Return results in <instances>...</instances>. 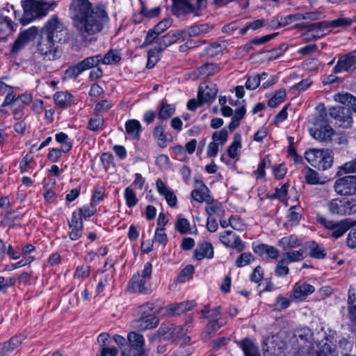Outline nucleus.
<instances>
[{"label": "nucleus", "instance_id": "nucleus-6", "mask_svg": "<svg viewBox=\"0 0 356 356\" xmlns=\"http://www.w3.org/2000/svg\"><path fill=\"white\" fill-rule=\"evenodd\" d=\"M352 24V21L349 18L339 17L331 21H323L315 22L309 25L307 35L314 38H318L324 34L322 33L321 35L318 32H323L325 29L330 27H347Z\"/></svg>", "mask_w": 356, "mask_h": 356}, {"label": "nucleus", "instance_id": "nucleus-21", "mask_svg": "<svg viewBox=\"0 0 356 356\" xmlns=\"http://www.w3.org/2000/svg\"><path fill=\"white\" fill-rule=\"evenodd\" d=\"M294 337L298 343V355L302 356V354L300 353L302 348H313L312 346V331L307 328L305 327L300 330H298L296 333L294 334Z\"/></svg>", "mask_w": 356, "mask_h": 356}, {"label": "nucleus", "instance_id": "nucleus-50", "mask_svg": "<svg viewBox=\"0 0 356 356\" xmlns=\"http://www.w3.org/2000/svg\"><path fill=\"white\" fill-rule=\"evenodd\" d=\"M298 209H299V208L296 206H293L289 209V213L286 218L287 222L291 226H296L300 222L302 215L297 211Z\"/></svg>", "mask_w": 356, "mask_h": 356}, {"label": "nucleus", "instance_id": "nucleus-64", "mask_svg": "<svg viewBox=\"0 0 356 356\" xmlns=\"http://www.w3.org/2000/svg\"><path fill=\"white\" fill-rule=\"evenodd\" d=\"M349 232L346 238L347 246L351 249L356 248V224L350 225Z\"/></svg>", "mask_w": 356, "mask_h": 356}, {"label": "nucleus", "instance_id": "nucleus-34", "mask_svg": "<svg viewBox=\"0 0 356 356\" xmlns=\"http://www.w3.org/2000/svg\"><path fill=\"white\" fill-rule=\"evenodd\" d=\"M24 339V337L22 334L15 335L8 341L0 344V350L4 354H8L21 345Z\"/></svg>", "mask_w": 356, "mask_h": 356}, {"label": "nucleus", "instance_id": "nucleus-59", "mask_svg": "<svg viewBox=\"0 0 356 356\" xmlns=\"http://www.w3.org/2000/svg\"><path fill=\"white\" fill-rule=\"evenodd\" d=\"M124 195L127 207H133L138 204V200L136 193L131 188L127 187L125 188Z\"/></svg>", "mask_w": 356, "mask_h": 356}, {"label": "nucleus", "instance_id": "nucleus-60", "mask_svg": "<svg viewBox=\"0 0 356 356\" xmlns=\"http://www.w3.org/2000/svg\"><path fill=\"white\" fill-rule=\"evenodd\" d=\"M289 273L287 262L283 259H280L275 268V275L278 277H286Z\"/></svg>", "mask_w": 356, "mask_h": 356}, {"label": "nucleus", "instance_id": "nucleus-56", "mask_svg": "<svg viewBox=\"0 0 356 356\" xmlns=\"http://www.w3.org/2000/svg\"><path fill=\"white\" fill-rule=\"evenodd\" d=\"M301 19L300 14L289 15L286 16H279L277 17V24L276 28L285 26L293 22Z\"/></svg>", "mask_w": 356, "mask_h": 356}, {"label": "nucleus", "instance_id": "nucleus-14", "mask_svg": "<svg viewBox=\"0 0 356 356\" xmlns=\"http://www.w3.org/2000/svg\"><path fill=\"white\" fill-rule=\"evenodd\" d=\"M220 241L226 247L235 249L238 252H241L245 249L244 242L232 231L227 230L222 232L220 235Z\"/></svg>", "mask_w": 356, "mask_h": 356}, {"label": "nucleus", "instance_id": "nucleus-29", "mask_svg": "<svg viewBox=\"0 0 356 356\" xmlns=\"http://www.w3.org/2000/svg\"><path fill=\"white\" fill-rule=\"evenodd\" d=\"M193 318L190 317L184 325L172 326L171 336H167L166 339L170 340H175L178 338H181L189 332L192 329L191 323Z\"/></svg>", "mask_w": 356, "mask_h": 356}, {"label": "nucleus", "instance_id": "nucleus-11", "mask_svg": "<svg viewBox=\"0 0 356 356\" xmlns=\"http://www.w3.org/2000/svg\"><path fill=\"white\" fill-rule=\"evenodd\" d=\"M153 304L147 302L140 307L142 313L141 317L138 320V327L141 330H146L156 327L159 323V320L154 314H148L147 311H152Z\"/></svg>", "mask_w": 356, "mask_h": 356}, {"label": "nucleus", "instance_id": "nucleus-4", "mask_svg": "<svg viewBox=\"0 0 356 356\" xmlns=\"http://www.w3.org/2000/svg\"><path fill=\"white\" fill-rule=\"evenodd\" d=\"M327 208L332 216H342L356 213V199L337 197L330 200Z\"/></svg>", "mask_w": 356, "mask_h": 356}, {"label": "nucleus", "instance_id": "nucleus-24", "mask_svg": "<svg viewBox=\"0 0 356 356\" xmlns=\"http://www.w3.org/2000/svg\"><path fill=\"white\" fill-rule=\"evenodd\" d=\"M309 132L314 138L321 142L330 141L334 135V130L330 125L311 128Z\"/></svg>", "mask_w": 356, "mask_h": 356}, {"label": "nucleus", "instance_id": "nucleus-12", "mask_svg": "<svg viewBox=\"0 0 356 356\" xmlns=\"http://www.w3.org/2000/svg\"><path fill=\"white\" fill-rule=\"evenodd\" d=\"M334 188L336 193L340 195L356 194V176L348 175L337 179Z\"/></svg>", "mask_w": 356, "mask_h": 356}, {"label": "nucleus", "instance_id": "nucleus-45", "mask_svg": "<svg viewBox=\"0 0 356 356\" xmlns=\"http://www.w3.org/2000/svg\"><path fill=\"white\" fill-rule=\"evenodd\" d=\"M207 206L205 207V211L208 214V216L213 217V215L224 216L225 210L222 206L218 201L214 200L211 197L209 203H207Z\"/></svg>", "mask_w": 356, "mask_h": 356}, {"label": "nucleus", "instance_id": "nucleus-25", "mask_svg": "<svg viewBox=\"0 0 356 356\" xmlns=\"http://www.w3.org/2000/svg\"><path fill=\"white\" fill-rule=\"evenodd\" d=\"M152 136L156 140L159 146L165 147L167 143L172 140V136L165 131V127L162 122L158 123L152 131Z\"/></svg>", "mask_w": 356, "mask_h": 356}, {"label": "nucleus", "instance_id": "nucleus-38", "mask_svg": "<svg viewBox=\"0 0 356 356\" xmlns=\"http://www.w3.org/2000/svg\"><path fill=\"white\" fill-rule=\"evenodd\" d=\"M173 1L175 15H179L181 13L184 14L192 13L195 10L193 5L189 2V0H173Z\"/></svg>", "mask_w": 356, "mask_h": 356}, {"label": "nucleus", "instance_id": "nucleus-39", "mask_svg": "<svg viewBox=\"0 0 356 356\" xmlns=\"http://www.w3.org/2000/svg\"><path fill=\"white\" fill-rule=\"evenodd\" d=\"M201 184L202 186L200 188L192 191L191 197L195 201L200 203H202L204 201L206 202V203H209L210 200H211V197L207 195L209 189L202 181H201Z\"/></svg>", "mask_w": 356, "mask_h": 356}, {"label": "nucleus", "instance_id": "nucleus-28", "mask_svg": "<svg viewBox=\"0 0 356 356\" xmlns=\"http://www.w3.org/2000/svg\"><path fill=\"white\" fill-rule=\"evenodd\" d=\"M217 92L218 89L215 86H205L204 87L201 86L199 88L197 98L204 104H211L216 99Z\"/></svg>", "mask_w": 356, "mask_h": 356}, {"label": "nucleus", "instance_id": "nucleus-61", "mask_svg": "<svg viewBox=\"0 0 356 356\" xmlns=\"http://www.w3.org/2000/svg\"><path fill=\"white\" fill-rule=\"evenodd\" d=\"M289 184H284L280 188H276L274 193L269 195L270 199H278L284 201L288 193Z\"/></svg>", "mask_w": 356, "mask_h": 356}, {"label": "nucleus", "instance_id": "nucleus-44", "mask_svg": "<svg viewBox=\"0 0 356 356\" xmlns=\"http://www.w3.org/2000/svg\"><path fill=\"white\" fill-rule=\"evenodd\" d=\"M278 245L284 250L294 248L301 245L300 241L297 236L291 235L284 236L279 240Z\"/></svg>", "mask_w": 356, "mask_h": 356}, {"label": "nucleus", "instance_id": "nucleus-15", "mask_svg": "<svg viewBox=\"0 0 356 356\" xmlns=\"http://www.w3.org/2000/svg\"><path fill=\"white\" fill-rule=\"evenodd\" d=\"M94 59H90V57H87L83 60L79 61L76 65L69 67L65 71V79H76L83 72L90 70L94 67Z\"/></svg>", "mask_w": 356, "mask_h": 356}, {"label": "nucleus", "instance_id": "nucleus-31", "mask_svg": "<svg viewBox=\"0 0 356 356\" xmlns=\"http://www.w3.org/2000/svg\"><path fill=\"white\" fill-rule=\"evenodd\" d=\"M158 118L163 122V120H168L175 113V106L168 104L165 100H162L157 107Z\"/></svg>", "mask_w": 356, "mask_h": 356}, {"label": "nucleus", "instance_id": "nucleus-58", "mask_svg": "<svg viewBox=\"0 0 356 356\" xmlns=\"http://www.w3.org/2000/svg\"><path fill=\"white\" fill-rule=\"evenodd\" d=\"M68 226L71 229H83V222L80 213L74 211L72 214V218L68 220Z\"/></svg>", "mask_w": 356, "mask_h": 356}, {"label": "nucleus", "instance_id": "nucleus-35", "mask_svg": "<svg viewBox=\"0 0 356 356\" xmlns=\"http://www.w3.org/2000/svg\"><path fill=\"white\" fill-rule=\"evenodd\" d=\"M213 26L208 24H202L200 25H193L187 29L183 30L184 35H187L188 38L196 37L209 33L213 29Z\"/></svg>", "mask_w": 356, "mask_h": 356}, {"label": "nucleus", "instance_id": "nucleus-55", "mask_svg": "<svg viewBox=\"0 0 356 356\" xmlns=\"http://www.w3.org/2000/svg\"><path fill=\"white\" fill-rule=\"evenodd\" d=\"M161 51H162L159 50V48L157 46L148 51V59L146 65L147 68L151 69L154 67L156 63L159 60V54Z\"/></svg>", "mask_w": 356, "mask_h": 356}, {"label": "nucleus", "instance_id": "nucleus-43", "mask_svg": "<svg viewBox=\"0 0 356 356\" xmlns=\"http://www.w3.org/2000/svg\"><path fill=\"white\" fill-rule=\"evenodd\" d=\"M322 149H310L305 152V159L315 168H321L318 159L322 155Z\"/></svg>", "mask_w": 356, "mask_h": 356}, {"label": "nucleus", "instance_id": "nucleus-63", "mask_svg": "<svg viewBox=\"0 0 356 356\" xmlns=\"http://www.w3.org/2000/svg\"><path fill=\"white\" fill-rule=\"evenodd\" d=\"M168 236L163 227H157L155 231L153 242L159 243L165 247L168 243Z\"/></svg>", "mask_w": 356, "mask_h": 356}, {"label": "nucleus", "instance_id": "nucleus-16", "mask_svg": "<svg viewBox=\"0 0 356 356\" xmlns=\"http://www.w3.org/2000/svg\"><path fill=\"white\" fill-rule=\"evenodd\" d=\"M127 340L132 349L136 350L133 356H148V350L145 348V339L143 334L131 332L127 335Z\"/></svg>", "mask_w": 356, "mask_h": 356}, {"label": "nucleus", "instance_id": "nucleus-2", "mask_svg": "<svg viewBox=\"0 0 356 356\" xmlns=\"http://www.w3.org/2000/svg\"><path fill=\"white\" fill-rule=\"evenodd\" d=\"M65 28L56 15H52L39 30L35 42L36 52L44 59L54 60L57 58L58 43L65 40Z\"/></svg>", "mask_w": 356, "mask_h": 356}, {"label": "nucleus", "instance_id": "nucleus-17", "mask_svg": "<svg viewBox=\"0 0 356 356\" xmlns=\"http://www.w3.org/2000/svg\"><path fill=\"white\" fill-rule=\"evenodd\" d=\"M185 40L184 31L183 30H172L167 34L160 37L156 41L159 50L163 51L170 45L175 43L179 40Z\"/></svg>", "mask_w": 356, "mask_h": 356}, {"label": "nucleus", "instance_id": "nucleus-8", "mask_svg": "<svg viewBox=\"0 0 356 356\" xmlns=\"http://www.w3.org/2000/svg\"><path fill=\"white\" fill-rule=\"evenodd\" d=\"M317 349L305 348L300 353L302 356H338V352L335 346L332 344L329 339L325 337L316 343Z\"/></svg>", "mask_w": 356, "mask_h": 356}, {"label": "nucleus", "instance_id": "nucleus-1", "mask_svg": "<svg viewBox=\"0 0 356 356\" xmlns=\"http://www.w3.org/2000/svg\"><path fill=\"white\" fill-rule=\"evenodd\" d=\"M70 11L72 26L85 41L101 33L110 20L107 7L102 3L93 4L89 0H72Z\"/></svg>", "mask_w": 356, "mask_h": 356}, {"label": "nucleus", "instance_id": "nucleus-46", "mask_svg": "<svg viewBox=\"0 0 356 356\" xmlns=\"http://www.w3.org/2000/svg\"><path fill=\"white\" fill-rule=\"evenodd\" d=\"M320 108H321V109L320 110L319 113L314 118V120L313 124L314 127L329 125L327 121V113L326 112L324 104H321L318 105L317 108L318 109Z\"/></svg>", "mask_w": 356, "mask_h": 356}, {"label": "nucleus", "instance_id": "nucleus-9", "mask_svg": "<svg viewBox=\"0 0 356 356\" xmlns=\"http://www.w3.org/2000/svg\"><path fill=\"white\" fill-rule=\"evenodd\" d=\"M328 115L334 120L335 124L339 127L350 128L353 124L350 108L344 106L330 107L328 110Z\"/></svg>", "mask_w": 356, "mask_h": 356}, {"label": "nucleus", "instance_id": "nucleus-47", "mask_svg": "<svg viewBox=\"0 0 356 356\" xmlns=\"http://www.w3.org/2000/svg\"><path fill=\"white\" fill-rule=\"evenodd\" d=\"M305 251L302 249L286 252L282 258L287 264L302 261L305 258Z\"/></svg>", "mask_w": 356, "mask_h": 356}, {"label": "nucleus", "instance_id": "nucleus-40", "mask_svg": "<svg viewBox=\"0 0 356 356\" xmlns=\"http://www.w3.org/2000/svg\"><path fill=\"white\" fill-rule=\"evenodd\" d=\"M322 155L319 156L318 161L321 168H317L319 170H325L332 167L333 163V154L329 149H322Z\"/></svg>", "mask_w": 356, "mask_h": 356}, {"label": "nucleus", "instance_id": "nucleus-19", "mask_svg": "<svg viewBox=\"0 0 356 356\" xmlns=\"http://www.w3.org/2000/svg\"><path fill=\"white\" fill-rule=\"evenodd\" d=\"M347 308L350 329L356 331V290L352 286L348 291Z\"/></svg>", "mask_w": 356, "mask_h": 356}, {"label": "nucleus", "instance_id": "nucleus-51", "mask_svg": "<svg viewBox=\"0 0 356 356\" xmlns=\"http://www.w3.org/2000/svg\"><path fill=\"white\" fill-rule=\"evenodd\" d=\"M161 13V8L159 6L148 9L145 3L141 1V7L139 10V14L146 18L151 19L158 17Z\"/></svg>", "mask_w": 356, "mask_h": 356}, {"label": "nucleus", "instance_id": "nucleus-52", "mask_svg": "<svg viewBox=\"0 0 356 356\" xmlns=\"http://www.w3.org/2000/svg\"><path fill=\"white\" fill-rule=\"evenodd\" d=\"M286 96V92L285 89H280L277 90L273 97L268 100V106L271 108L277 107L279 104L284 102Z\"/></svg>", "mask_w": 356, "mask_h": 356}, {"label": "nucleus", "instance_id": "nucleus-13", "mask_svg": "<svg viewBox=\"0 0 356 356\" xmlns=\"http://www.w3.org/2000/svg\"><path fill=\"white\" fill-rule=\"evenodd\" d=\"M356 69V49L339 57L332 72L339 74L341 72H352Z\"/></svg>", "mask_w": 356, "mask_h": 356}, {"label": "nucleus", "instance_id": "nucleus-23", "mask_svg": "<svg viewBox=\"0 0 356 356\" xmlns=\"http://www.w3.org/2000/svg\"><path fill=\"white\" fill-rule=\"evenodd\" d=\"M234 343L243 350L245 356H260L257 343L252 339L245 337L241 340H234Z\"/></svg>", "mask_w": 356, "mask_h": 356}, {"label": "nucleus", "instance_id": "nucleus-54", "mask_svg": "<svg viewBox=\"0 0 356 356\" xmlns=\"http://www.w3.org/2000/svg\"><path fill=\"white\" fill-rule=\"evenodd\" d=\"M309 257L312 258L322 259L325 257L326 253L323 248H321L317 243L312 241L309 245Z\"/></svg>", "mask_w": 356, "mask_h": 356}, {"label": "nucleus", "instance_id": "nucleus-57", "mask_svg": "<svg viewBox=\"0 0 356 356\" xmlns=\"http://www.w3.org/2000/svg\"><path fill=\"white\" fill-rule=\"evenodd\" d=\"M254 256L250 252H243L235 261V265L238 268H242L251 264L254 261Z\"/></svg>", "mask_w": 356, "mask_h": 356}, {"label": "nucleus", "instance_id": "nucleus-3", "mask_svg": "<svg viewBox=\"0 0 356 356\" xmlns=\"http://www.w3.org/2000/svg\"><path fill=\"white\" fill-rule=\"evenodd\" d=\"M152 265L147 262L141 273L133 275L129 282V289L132 293L147 294L150 292L149 282L152 277Z\"/></svg>", "mask_w": 356, "mask_h": 356}, {"label": "nucleus", "instance_id": "nucleus-5", "mask_svg": "<svg viewBox=\"0 0 356 356\" xmlns=\"http://www.w3.org/2000/svg\"><path fill=\"white\" fill-rule=\"evenodd\" d=\"M317 222L327 230L330 237L335 239L341 237L350 228V222L346 219L334 221L324 216H317Z\"/></svg>", "mask_w": 356, "mask_h": 356}, {"label": "nucleus", "instance_id": "nucleus-22", "mask_svg": "<svg viewBox=\"0 0 356 356\" xmlns=\"http://www.w3.org/2000/svg\"><path fill=\"white\" fill-rule=\"evenodd\" d=\"M156 186L159 193L164 197L168 206L170 207H175L177 206V198L173 190L168 187L160 179L156 180Z\"/></svg>", "mask_w": 356, "mask_h": 356}, {"label": "nucleus", "instance_id": "nucleus-33", "mask_svg": "<svg viewBox=\"0 0 356 356\" xmlns=\"http://www.w3.org/2000/svg\"><path fill=\"white\" fill-rule=\"evenodd\" d=\"M315 288L307 283H296L294 286L293 296L296 299H304L309 295L314 293Z\"/></svg>", "mask_w": 356, "mask_h": 356}, {"label": "nucleus", "instance_id": "nucleus-48", "mask_svg": "<svg viewBox=\"0 0 356 356\" xmlns=\"http://www.w3.org/2000/svg\"><path fill=\"white\" fill-rule=\"evenodd\" d=\"M241 134H236L234 136L233 141L227 148V154L230 158L234 159L237 156L238 150L241 148Z\"/></svg>", "mask_w": 356, "mask_h": 356}, {"label": "nucleus", "instance_id": "nucleus-32", "mask_svg": "<svg viewBox=\"0 0 356 356\" xmlns=\"http://www.w3.org/2000/svg\"><path fill=\"white\" fill-rule=\"evenodd\" d=\"M54 99L56 106L62 109L70 107L74 103V96L68 92H56Z\"/></svg>", "mask_w": 356, "mask_h": 356}, {"label": "nucleus", "instance_id": "nucleus-37", "mask_svg": "<svg viewBox=\"0 0 356 356\" xmlns=\"http://www.w3.org/2000/svg\"><path fill=\"white\" fill-rule=\"evenodd\" d=\"M220 70V65L213 63H206L196 70V73L198 76L207 77L216 74Z\"/></svg>", "mask_w": 356, "mask_h": 356}, {"label": "nucleus", "instance_id": "nucleus-7", "mask_svg": "<svg viewBox=\"0 0 356 356\" xmlns=\"http://www.w3.org/2000/svg\"><path fill=\"white\" fill-rule=\"evenodd\" d=\"M24 4L26 8V17L29 23L46 16L50 10V6L41 0H29L24 1Z\"/></svg>", "mask_w": 356, "mask_h": 356}, {"label": "nucleus", "instance_id": "nucleus-41", "mask_svg": "<svg viewBox=\"0 0 356 356\" xmlns=\"http://www.w3.org/2000/svg\"><path fill=\"white\" fill-rule=\"evenodd\" d=\"M72 147V143L63 145L61 149L52 148L49 150L47 158L53 163L57 162L62 156V153L69 152Z\"/></svg>", "mask_w": 356, "mask_h": 356}, {"label": "nucleus", "instance_id": "nucleus-53", "mask_svg": "<svg viewBox=\"0 0 356 356\" xmlns=\"http://www.w3.org/2000/svg\"><path fill=\"white\" fill-rule=\"evenodd\" d=\"M195 272V268L193 265H187L184 268L177 276V281L180 283H184L192 278Z\"/></svg>", "mask_w": 356, "mask_h": 356}, {"label": "nucleus", "instance_id": "nucleus-27", "mask_svg": "<svg viewBox=\"0 0 356 356\" xmlns=\"http://www.w3.org/2000/svg\"><path fill=\"white\" fill-rule=\"evenodd\" d=\"M124 127L127 134V138L131 140H138L140 139L143 129L138 120H128L125 122Z\"/></svg>", "mask_w": 356, "mask_h": 356}, {"label": "nucleus", "instance_id": "nucleus-62", "mask_svg": "<svg viewBox=\"0 0 356 356\" xmlns=\"http://www.w3.org/2000/svg\"><path fill=\"white\" fill-rule=\"evenodd\" d=\"M305 179L307 184L312 185L323 184L325 183V181L321 180L318 172L312 168L308 169L305 175Z\"/></svg>", "mask_w": 356, "mask_h": 356}, {"label": "nucleus", "instance_id": "nucleus-26", "mask_svg": "<svg viewBox=\"0 0 356 356\" xmlns=\"http://www.w3.org/2000/svg\"><path fill=\"white\" fill-rule=\"evenodd\" d=\"M214 252L212 244L209 242L199 243L197 248L194 250L193 257L201 261L204 258L212 259Z\"/></svg>", "mask_w": 356, "mask_h": 356}, {"label": "nucleus", "instance_id": "nucleus-49", "mask_svg": "<svg viewBox=\"0 0 356 356\" xmlns=\"http://www.w3.org/2000/svg\"><path fill=\"white\" fill-rule=\"evenodd\" d=\"M175 229L181 234H186L190 232L191 225L189 221L179 215L175 224Z\"/></svg>", "mask_w": 356, "mask_h": 356}, {"label": "nucleus", "instance_id": "nucleus-42", "mask_svg": "<svg viewBox=\"0 0 356 356\" xmlns=\"http://www.w3.org/2000/svg\"><path fill=\"white\" fill-rule=\"evenodd\" d=\"M87 129L95 132L104 130L105 129L104 118L97 114L95 117L90 118L88 122Z\"/></svg>", "mask_w": 356, "mask_h": 356}, {"label": "nucleus", "instance_id": "nucleus-10", "mask_svg": "<svg viewBox=\"0 0 356 356\" xmlns=\"http://www.w3.org/2000/svg\"><path fill=\"white\" fill-rule=\"evenodd\" d=\"M38 33L39 29L35 26H32L29 29L21 31L12 44L10 50L11 54H18L36 38V36L38 35Z\"/></svg>", "mask_w": 356, "mask_h": 356}, {"label": "nucleus", "instance_id": "nucleus-18", "mask_svg": "<svg viewBox=\"0 0 356 356\" xmlns=\"http://www.w3.org/2000/svg\"><path fill=\"white\" fill-rule=\"evenodd\" d=\"M90 59H94V67H97L100 63L104 65H115L121 60V55L118 49L108 50L104 56L101 54L89 56Z\"/></svg>", "mask_w": 356, "mask_h": 356}, {"label": "nucleus", "instance_id": "nucleus-20", "mask_svg": "<svg viewBox=\"0 0 356 356\" xmlns=\"http://www.w3.org/2000/svg\"><path fill=\"white\" fill-rule=\"evenodd\" d=\"M254 252L266 259L275 260L279 257V250L274 246L264 243H252Z\"/></svg>", "mask_w": 356, "mask_h": 356}, {"label": "nucleus", "instance_id": "nucleus-36", "mask_svg": "<svg viewBox=\"0 0 356 356\" xmlns=\"http://www.w3.org/2000/svg\"><path fill=\"white\" fill-rule=\"evenodd\" d=\"M334 99L344 106L346 107H350V110H353L356 112V97L353 95L346 92V93H337L334 96Z\"/></svg>", "mask_w": 356, "mask_h": 356}, {"label": "nucleus", "instance_id": "nucleus-30", "mask_svg": "<svg viewBox=\"0 0 356 356\" xmlns=\"http://www.w3.org/2000/svg\"><path fill=\"white\" fill-rule=\"evenodd\" d=\"M195 306L193 300L181 302L179 303L170 304L168 307V310L172 316H179L190 310Z\"/></svg>", "mask_w": 356, "mask_h": 356}]
</instances>
